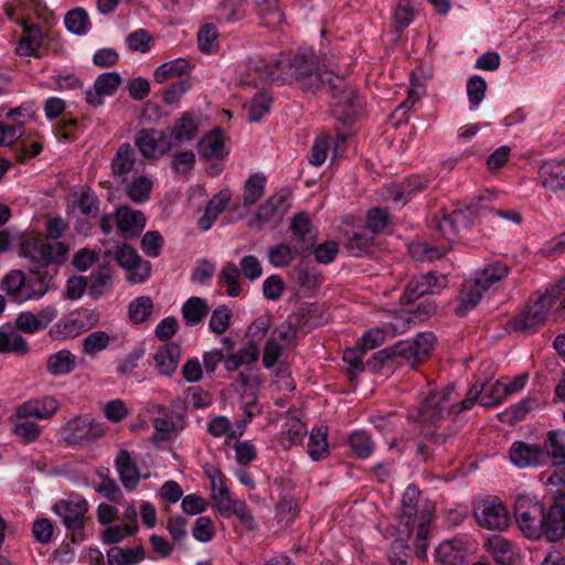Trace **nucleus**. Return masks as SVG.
<instances>
[{
    "label": "nucleus",
    "mask_w": 565,
    "mask_h": 565,
    "mask_svg": "<svg viewBox=\"0 0 565 565\" xmlns=\"http://www.w3.org/2000/svg\"><path fill=\"white\" fill-rule=\"evenodd\" d=\"M329 66L323 64L321 67L313 52L298 53L284 58L281 82L295 81L303 90L324 89L331 96V111L334 118L343 125H352L359 117L361 99L347 79Z\"/></svg>",
    "instance_id": "obj_1"
},
{
    "label": "nucleus",
    "mask_w": 565,
    "mask_h": 565,
    "mask_svg": "<svg viewBox=\"0 0 565 565\" xmlns=\"http://www.w3.org/2000/svg\"><path fill=\"white\" fill-rule=\"evenodd\" d=\"M84 322L79 319H72L63 323H56L50 333L56 339L74 338L84 331Z\"/></svg>",
    "instance_id": "obj_63"
},
{
    "label": "nucleus",
    "mask_w": 565,
    "mask_h": 565,
    "mask_svg": "<svg viewBox=\"0 0 565 565\" xmlns=\"http://www.w3.org/2000/svg\"><path fill=\"white\" fill-rule=\"evenodd\" d=\"M294 279L305 290H315L321 285L317 268L306 262H300L294 268Z\"/></svg>",
    "instance_id": "obj_41"
},
{
    "label": "nucleus",
    "mask_w": 565,
    "mask_h": 565,
    "mask_svg": "<svg viewBox=\"0 0 565 565\" xmlns=\"http://www.w3.org/2000/svg\"><path fill=\"white\" fill-rule=\"evenodd\" d=\"M135 163L136 151L134 147L128 142L121 143L110 163L113 175L119 178L121 182L126 181Z\"/></svg>",
    "instance_id": "obj_28"
},
{
    "label": "nucleus",
    "mask_w": 565,
    "mask_h": 565,
    "mask_svg": "<svg viewBox=\"0 0 565 565\" xmlns=\"http://www.w3.org/2000/svg\"><path fill=\"white\" fill-rule=\"evenodd\" d=\"M473 514L478 524L489 530H505L511 522L507 507L499 500H482L475 505Z\"/></svg>",
    "instance_id": "obj_11"
},
{
    "label": "nucleus",
    "mask_w": 565,
    "mask_h": 565,
    "mask_svg": "<svg viewBox=\"0 0 565 565\" xmlns=\"http://www.w3.org/2000/svg\"><path fill=\"white\" fill-rule=\"evenodd\" d=\"M542 185L553 192L565 190V162L547 161L539 170Z\"/></svg>",
    "instance_id": "obj_25"
},
{
    "label": "nucleus",
    "mask_w": 565,
    "mask_h": 565,
    "mask_svg": "<svg viewBox=\"0 0 565 565\" xmlns=\"http://www.w3.org/2000/svg\"><path fill=\"white\" fill-rule=\"evenodd\" d=\"M486 90L487 82L481 76L473 75L468 79L467 95L472 106H477L483 100Z\"/></svg>",
    "instance_id": "obj_64"
},
{
    "label": "nucleus",
    "mask_w": 565,
    "mask_h": 565,
    "mask_svg": "<svg viewBox=\"0 0 565 565\" xmlns=\"http://www.w3.org/2000/svg\"><path fill=\"white\" fill-rule=\"evenodd\" d=\"M327 436L328 430L326 427H315L310 431L307 452L312 460L319 461L328 457L329 444Z\"/></svg>",
    "instance_id": "obj_37"
},
{
    "label": "nucleus",
    "mask_w": 565,
    "mask_h": 565,
    "mask_svg": "<svg viewBox=\"0 0 565 565\" xmlns=\"http://www.w3.org/2000/svg\"><path fill=\"white\" fill-rule=\"evenodd\" d=\"M199 151L204 159L222 160L227 154L223 130L214 128L209 135L204 136L199 143Z\"/></svg>",
    "instance_id": "obj_29"
},
{
    "label": "nucleus",
    "mask_w": 565,
    "mask_h": 565,
    "mask_svg": "<svg viewBox=\"0 0 565 565\" xmlns=\"http://www.w3.org/2000/svg\"><path fill=\"white\" fill-rule=\"evenodd\" d=\"M68 248L64 243H42L40 248L35 249L34 257H29V274L32 276L44 277V274L51 273L50 284L58 273L60 264L66 259Z\"/></svg>",
    "instance_id": "obj_5"
},
{
    "label": "nucleus",
    "mask_w": 565,
    "mask_h": 565,
    "mask_svg": "<svg viewBox=\"0 0 565 565\" xmlns=\"http://www.w3.org/2000/svg\"><path fill=\"white\" fill-rule=\"evenodd\" d=\"M417 514V508L414 507H403L401 505V511L398 514V539H403L405 543L408 545L407 540L412 534L414 527L415 516Z\"/></svg>",
    "instance_id": "obj_58"
},
{
    "label": "nucleus",
    "mask_w": 565,
    "mask_h": 565,
    "mask_svg": "<svg viewBox=\"0 0 565 565\" xmlns=\"http://www.w3.org/2000/svg\"><path fill=\"white\" fill-rule=\"evenodd\" d=\"M181 347L175 342L161 345L154 353L153 360L161 375L171 376L181 359Z\"/></svg>",
    "instance_id": "obj_21"
},
{
    "label": "nucleus",
    "mask_w": 565,
    "mask_h": 565,
    "mask_svg": "<svg viewBox=\"0 0 565 565\" xmlns=\"http://www.w3.org/2000/svg\"><path fill=\"white\" fill-rule=\"evenodd\" d=\"M561 301V309H556L554 312L555 320H561L565 317V278L559 279L555 285L551 286L545 290L544 294L540 295L532 305L529 307L540 313L542 320H546L551 308Z\"/></svg>",
    "instance_id": "obj_14"
},
{
    "label": "nucleus",
    "mask_w": 565,
    "mask_h": 565,
    "mask_svg": "<svg viewBox=\"0 0 565 565\" xmlns=\"http://www.w3.org/2000/svg\"><path fill=\"white\" fill-rule=\"evenodd\" d=\"M344 247L351 256L362 257L372 253L374 237L364 228L345 231Z\"/></svg>",
    "instance_id": "obj_26"
},
{
    "label": "nucleus",
    "mask_w": 565,
    "mask_h": 565,
    "mask_svg": "<svg viewBox=\"0 0 565 565\" xmlns=\"http://www.w3.org/2000/svg\"><path fill=\"white\" fill-rule=\"evenodd\" d=\"M365 352L361 350L359 345L355 348L347 349L343 352V362L348 364V372L350 381L364 371V358Z\"/></svg>",
    "instance_id": "obj_56"
},
{
    "label": "nucleus",
    "mask_w": 565,
    "mask_h": 565,
    "mask_svg": "<svg viewBox=\"0 0 565 565\" xmlns=\"http://www.w3.org/2000/svg\"><path fill=\"white\" fill-rule=\"evenodd\" d=\"M331 146V137L327 134L319 135L310 150L309 163L312 166H321L328 156Z\"/></svg>",
    "instance_id": "obj_57"
},
{
    "label": "nucleus",
    "mask_w": 565,
    "mask_h": 565,
    "mask_svg": "<svg viewBox=\"0 0 565 565\" xmlns=\"http://www.w3.org/2000/svg\"><path fill=\"white\" fill-rule=\"evenodd\" d=\"M58 409V402L52 396L30 399L15 408L14 415L20 419L35 417L39 419L51 418Z\"/></svg>",
    "instance_id": "obj_19"
},
{
    "label": "nucleus",
    "mask_w": 565,
    "mask_h": 565,
    "mask_svg": "<svg viewBox=\"0 0 565 565\" xmlns=\"http://www.w3.org/2000/svg\"><path fill=\"white\" fill-rule=\"evenodd\" d=\"M510 460L519 468L541 466L545 461L544 449L540 445L514 441L509 451Z\"/></svg>",
    "instance_id": "obj_17"
},
{
    "label": "nucleus",
    "mask_w": 565,
    "mask_h": 565,
    "mask_svg": "<svg viewBox=\"0 0 565 565\" xmlns=\"http://www.w3.org/2000/svg\"><path fill=\"white\" fill-rule=\"evenodd\" d=\"M198 45L202 53L211 54L218 50V32L214 24L205 23L198 32Z\"/></svg>",
    "instance_id": "obj_50"
},
{
    "label": "nucleus",
    "mask_w": 565,
    "mask_h": 565,
    "mask_svg": "<svg viewBox=\"0 0 565 565\" xmlns=\"http://www.w3.org/2000/svg\"><path fill=\"white\" fill-rule=\"evenodd\" d=\"M436 562L441 565H462L466 563V547L460 540L440 543L435 553Z\"/></svg>",
    "instance_id": "obj_27"
},
{
    "label": "nucleus",
    "mask_w": 565,
    "mask_h": 565,
    "mask_svg": "<svg viewBox=\"0 0 565 565\" xmlns=\"http://www.w3.org/2000/svg\"><path fill=\"white\" fill-rule=\"evenodd\" d=\"M483 290L475 282H467L461 286L457 297V305L454 312L457 317L463 318L472 311L480 302Z\"/></svg>",
    "instance_id": "obj_30"
},
{
    "label": "nucleus",
    "mask_w": 565,
    "mask_h": 565,
    "mask_svg": "<svg viewBox=\"0 0 565 565\" xmlns=\"http://www.w3.org/2000/svg\"><path fill=\"white\" fill-rule=\"evenodd\" d=\"M152 183L147 177L136 178L128 186L127 194L135 203H143L149 199Z\"/></svg>",
    "instance_id": "obj_55"
},
{
    "label": "nucleus",
    "mask_w": 565,
    "mask_h": 565,
    "mask_svg": "<svg viewBox=\"0 0 565 565\" xmlns=\"http://www.w3.org/2000/svg\"><path fill=\"white\" fill-rule=\"evenodd\" d=\"M434 342L435 335L431 332L419 333L413 340L399 341L392 347L375 352L367 360L366 366L376 372L390 361L401 359L414 367L430 355Z\"/></svg>",
    "instance_id": "obj_3"
},
{
    "label": "nucleus",
    "mask_w": 565,
    "mask_h": 565,
    "mask_svg": "<svg viewBox=\"0 0 565 565\" xmlns=\"http://www.w3.org/2000/svg\"><path fill=\"white\" fill-rule=\"evenodd\" d=\"M537 406V401L533 397H527L511 406L509 409L500 413L499 419L502 423L513 425L516 422L522 420L531 409Z\"/></svg>",
    "instance_id": "obj_46"
},
{
    "label": "nucleus",
    "mask_w": 565,
    "mask_h": 565,
    "mask_svg": "<svg viewBox=\"0 0 565 565\" xmlns=\"http://www.w3.org/2000/svg\"><path fill=\"white\" fill-rule=\"evenodd\" d=\"M76 366V356L68 350H61L49 356L46 370L52 375L71 373Z\"/></svg>",
    "instance_id": "obj_40"
},
{
    "label": "nucleus",
    "mask_w": 565,
    "mask_h": 565,
    "mask_svg": "<svg viewBox=\"0 0 565 565\" xmlns=\"http://www.w3.org/2000/svg\"><path fill=\"white\" fill-rule=\"evenodd\" d=\"M53 511L62 519L63 525L71 533V541L78 543L84 541L86 514L88 512V502L84 498L75 500H58L53 505Z\"/></svg>",
    "instance_id": "obj_6"
},
{
    "label": "nucleus",
    "mask_w": 565,
    "mask_h": 565,
    "mask_svg": "<svg viewBox=\"0 0 565 565\" xmlns=\"http://www.w3.org/2000/svg\"><path fill=\"white\" fill-rule=\"evenodd\" d=\"M153 310V301L148 296L134 299L128 306V318L135 324L146 322Z\"/></svg>",
    "instance_id": "obj_43"
},
{
    "label": "nucleus",
    "mask_w": 565,
    "mask_h": 565,
    "mask_svg": "<svg viewBox=\"0 0 565 565\" xmlns=\"http://www.w3.org/2000/svg\"><path fill=\"white\" fill-rule=\"evenodd\" d=\"M242 4L243 0H222L217 6L216 19L222 22H233L242 19Z\"/></svg>",
    "instance_id": "obj_60"
},
{
    "label": "nucleus",
    "mask_w": 565,
    "mask_h": 565,
    "mask_svg": "<svg viewBox=\"0 0 565 565\" xmlns=\"http://www.w3.org/2000/svg\"><path fill=\"white\" fill-rule=\"evenodd\" d=\"M454 386H446L440 391L430 393L420 404L415 416L422 427L438 426L446 415L452 414L450 408V394Z\"/></svg>",
    "instance_id": "obj_8"
},
{
    "label": "nucleus",
    "mask_w": 565,
    "mask_h": 565,
    "mask_svg": "<svg viewBox=\"0 0 565 565\" xmlns=\"http://www.w3.org/2000/svg\"><path fill=\"white\" fill-rule=\"evenodd\" d=\"M477 214L483 216L480 210L477 212L471 207L455 210L451 213H443L441 216L435 215L430 221V227L436 230L446 239L450 241L451 237L458 235L460 232L468 231Z\"/></svg>",
    "instance_id": "obj_9"
},
{
    "label": "nucleus",
    "mask_w": 565,
    "mask_h": 565,
    "mask_svg": "<svg viewBox=\"0 0 565 565\" xmlns=\"http://www.w3.org/2000/svg\"><path fill=\"white\" fill-rule=\"evenodd\" d=\"M239 270L234 263H227L221 270L218 279L227 285L226 294L230 297H237L241 294Z\"/></svg>",
    "instance_id": "obj_53"
},
{
    "label": "nucleus",
    "mask_w": 565,
    "mask_h": 565,
    "mask_svg": "<svg viewBox=\"0 0 565 565\" xmlns=\"http://www.w3.org/2000/svg\"><path fill=\"white\" fill-rule=\"evenodd\" d=\"M118 231L126 237L138 236L146 226V217L141 211L122 205L115 211Z\"/></svg>",
    "instance_id": "obj_20"
},
{
    "label": "nucleus",
    "mask_w": 565,
    "mask_h": 565,
    "mask_svg": "<svg viewBox=\"0 0 565 565\" xmlns=\"http://www.w3.org/2000/svg\"><path fill=\"white\" fill-rule=\"evenodd\" d=\"M29 351L26 340L13 330L0 329V353L25 354Z\"/></svg>",
    "instance_id": "obj_45"
},
{
    "label": "nucleus",
    "mask_w": 565,
    "mask_h": 565,
    "mask_svg": "<svg viewBox=\"0 0 565 565\" xmlns=\"http://www.w3.org/2000/svg\"><path fill=\"white\" fill-rule=\"evenodd\" d=\"M115 259L120 267L130 271L128 280L131 284L143 282L150 276V263L142 260L137 250L128 244L118 247Z\"/></svg>",
    "instance_id": "obj_13"
},
{
    "label": "nucleus",
    "mask_w": 565,
    "mask_h": 565,
    "mask_svg": "<svg viewBox=\"0 0 565 565\" xmlns=\"http://www.w3.org/2000/svg\"><path fill=\"white\" fill-rule=\"evenodd\" d=\"M199 132V127L194 115L190 111L184 113L171 129V136L178 142L192 141Z\"/></svg>",
    "instance_id": "obj_38"
},
{
    "label": "nucleus",
    "mask_w": 565,
    "mask_h": 565,
    "mask_svg": "<svg viewBox=\"0 0 565 565\" xmlns=\"http://www.w3.org/2000/svg\"><path fill=\"white\" fill-rule=\"evenodd\" d=\"M63 440L68 446H84L102 438L105 427L90 415H79L70 419L61 429Z\"/></svg>",
    "instance_id": "obj_7"
},
{
    "label": "nucleus",
    "mask_w": 565,
    "mask_h": 565,
    "mask_svg": "<svg viewBox=\"0 0 565 565\" xmlns=\"http://www.w3.org/2000/svg\"><path fill=\"white\" fill-rule=\"evenodd\" d=\"M270 104L271 98L266 93L255 95L244 107L247 119L250 122L259 121L269 111Z\"/></svg>",
    "instance_id": "obj_49"
},
{
    "label": "nucleus",
    "mask_w": 565,
    "mask_h": 565,
    "mask_svg": "<svg viewBox=\"0 0 565 565\" xmlns=\"http://www.w3.org/2000/svg\"><path fill=\"white\" fill-rule=\"evenodd\" d=\"M232 310L225 306L221 305L216 307L210 318L209 327L212 332L215 334L224 333L231 324Z\"/></svg>",
    "instance_id": "obj_54"
},
{
    "label": "nucleus",
    "mask_w": 565,
    "mask_h": 565,
    "mask_svg": "<svg viewBox=\"0 0 565 565\" xmlns=\"http://www.w3.org/2000/svg\"><path fill=\"white\" fill-rule=\"evenodd\" d=\"M266 177L262 173L252 174L244 185L243 203L254 205L265 193Z\"/></svg>",
    "instance_id": "obj_44"
},
{
    "label": "nucleus",
    "mask_w": 565,
    "mask_h": 565,
    "mask_svg": "<svg viewBox=\"0 0 565 565\" xmlns=\"http://www.w3.org/2000/svg\"><path fill=\"white\" fill-rule=\"evenodd\" d=\"M232 199V192L223 189L216 193L206 204L204 214L198 220V226L207 231L213 225L216 217L226 209Z\"/></svg>",
    "instance_id": "obj_23"
},
{
    "label": "nucleus",
    "mask_w": 565,
    "mask_h": 565,
    "mask_svg": "<svg viewBox=\"0 0 565 565\" xmlns=\"http://www.w3.org/2000/svg\"><path fill=\"white\" fill-rule=\"evenodd\" d=\"M545 458L548 457L555 463L565 466V430H550L544 443Z\"/></svg>",
    "instance_id": "obj_35"
},
{
    "label": "nucleus",
    "mask_w": 565,
    "mask_h": 565,
    "mask_svg": "<svg viewBox=\"0 0 565 565\" xmlns=\"http://www.w3.org/2000/svg\"><path fill=\"white\" fill-rule=\"evenodd\" d=\"M514 516L526 537L545 536L550 542H557L565 536V492L558 493L547 511L534 498L519 495L514 502Z\"/></svg>",
    "instance_id": "obj_2"
},
{
    "label": "nucleus",
    "mask_w": 565,
    "mask_h": 565,
    "mask_svg": "<svg viewBox=\"0 0 565 565\" xmlns=\"http://www.w3.org/2000/svg\"><path fill=\"white\" fill-rule=\"evenodd\" d=\"M510 326L518 332H534L544 320L539 312H534L529 306L510 320Z\"/></svg>",
    "instance_id": "obj_42"
},
{
    "label": "nucleus",
    "mask_w": 565,
    "mask_h": 565,
    "mask_svg": "<svg viewBox=\"0 0 565 565\" xmlns=\"http://www.w3.org/2000/svg\"><path fill=\"white\" fill-rule=\"evenodd\" d=\"M424 92L423 85L417 84L414 81L408 89L407 98L393 111L391 116L392 124L398 127L402 122L408 121V110L419 100L422 93Z\"/></svg>",
    "instance_id": "obj_39"
},
{
    "label": "nucleus",
    "mask_w": 565,
    "mask_h": 565,
    "mask_svg": "<svg viewBox=\"0 0 565 565\" xmlns=\"http://www.w3.org/2000/svg\"><path fill=\"white\" fill-rule=\"evenodd\" d=\"M290 232L295 242V250L302 255L316 245V230L311 225V221L307 213H297L290 222Z\"/></svg>",
    "instance_id": "obj_15"
},
{
    "label": "nucleus",
    "mask_w": 565,
    "mask_h": 565,
    "mask_svg": "<svg viewBox=\"0 0 565 565\" xmlns=\"http://www.w3.org/2000/svg\"><path fill=\"white\" fill-rule=\"evenodd\" d=\"M509 268L502 262H493L484 266L476 274L475 284L481 287L483 291L488 290L493 284L508 276Z\"/></svg>",
    "instance_id": "obj_34"
},
{
    "label": "nucleus",
    "mask_w": 565,
    "mask_h": 565,
    "mask_svg": "<svg viewBox=\"0 0 565 565\" xmlns=\"http://www.w3.org/2000/svg\"><path fill=\"white\" fill-rule=\"evenodd\" d=\"M210 312V307L205 299L200 297H190L181 308L183 321L189 327L201 323Z\"/></svg>",
    "instance_id": "obj_32"
},
{
    "label": "nucleus",
    "mask_w": 565,
    "mask_h": 565,
    "mask_svg": "<svg viewBox=\"0 0 565 565\" xmlns=\"http://www.w3.org/2000/svg\"><path fill=\"white\" fill-rule=\"evenodd\" d=\"M135 145L145 159L160 158L172 148V142L164 131L154 128L138 131Z\"/></svg>",
    "instance_id": "obj_12"
},
{
    "label": "nucleus",
    "mask_w": 565,
    "mask_h": 565,
    "mask_svg": "<svg viewBox=\"0 0 565 565\" xmlns=\"http://www.w3.org/2000/svg\"><path fill=\"white\" fill-rule=\"evenodd\" d=\"M23 26L22 36L17 45V53L22 56H36L43 42V34L39 24H26L25 21H17Z\"/></svg>",
    "instance_id": "obj_24"
},
{
    "label": "nucleus",
    "mask_w": 565,
    "mask_h": 565,
    "mask_svg": "<svg viewBox=\"0 0 565 565\" xmlns=\"http://www.w3.org/2000/svg\"><path fill=\"white\" fill-rule=\"evenodd\" d=\"M489 551L500 565H515L518 553L510 541L502 536H493L488 542Z\"/></svg>",
    "instance_id": "obj_33"
},
{
    "label": "nucleus",
    "mask_w": 565,
    "mask_h": 565,
    "mask_svg": "<svg viewBox=\"0 0 565 565\" xmlns=\"http://www.w3.org/2000/svg\"><path fill=\"white\" fill-rule=\"evenodd\" d=\"M390 225L388 213L381 207H373L366 214V228L373 233H383Z\"/></svg>",
    "instance_id": "obj_59"
},
{
    "label": "nucleus",
    "mask_w": 565,
    "mask_h": 565,
    "mask_svg": "<svg viewBox=\"0 0 565 565\" xmlns=\"http://www.w3.org/2000/svg\"><path fill=\"white\" fill-rule=\"evenodd\" d=\"M110 342L109 335L105 331H94L83 339V350L88 355L106 349Z\"/></svg>",
    "instance_id": "obj_61"
},
{
    "label": "nucleus",
    "mask_w": 565,
    "mask_h": 565,
    "mask_svg": "<svg viewBox=\"0 0 565 565\" xmlns=\"http://www.w3.org/2000/svg\"><path fill=\"white\" fill-rule=\"evenodd\" d=\"M448 286V277L436 271H428L413 277L401 296L402 305H409L425 295L439 294Z\"/></svg>",
    "instance_id": "obj_10"
},
{
    "label": "nucleus",
    "mask_w": 565,
    "mask_h": 565,
    "mask_svg": "<svg viewBox=\"0 0 565 565\" xmlns=\"http://www.w3.org/2000/svg\"><path fill=\"white\" fill-rule=\"evenodd\" d=\"M290 195L291 192L282 188L274 195L269 196L267 201L258 207L255 214L256 220L262 223H267L275 218L281 220L290 209Z\"/></svg>",
    "instance_id": "obj_16"
},
{
    "label": "nucleus",
    "mask_w": 565,
    "mask_h": 565,
    "mask_svg": "<svg viewBox=\"0 0 565 565\" xmlns=\"http://www.w3.org/2000/svg\"><path fill=\"white\" fill-rule=\"evenodd\" d=\"M116 468L122 486L131 491L137 488L140 475L139 470L126 449H121L116 457Z\"/></svg>",
    "instance_id": "obj_31"
},
{
    "label": "nucleus",
    "mask_w": 565,
    "mask_h": 565,
    "mask_svg": "<svg viewBox=\"0 0 565 565\" xmlns=\"http://www.w3.org/2000/svg\"><path fill=\"white\" fill-rule=\"evenodd\" d=\"M193 65L185 58H177L166 62L156 68L153 73L157 83H163L169 78L179 77L189 74Z\"/></svg>",
    "instance_id": "obj_36"
},
{
    "label": "nucleus",
    "mask_w": 565,
    "mask_h": 565,
    "mask_svg": "<svg viewBox=\"0 0 565 565\" xmlns=\"http://www.w3.org/2000/svg\"><path fill=\"white\" fill-rule=\"evenodd\" d=\"M387 565H412L413 556L409 545L403 539L394 540L387 553Z\"/></svg>",
    "instance_id": "obj_52"
},
{
    "label": "nucleus",
    "mask_w": 565,
    "mask_h": 565,
    "mask_svg": "<svg viewBox=\"0 0 565 565\" xmlns=\"http://www.w3.org/2000/svg\"><path fill=\"white\" fill-rule=\"evenodd\" d=\"M348 443L352 452L360 459L369 458L375 448L371 436L363 430L351 434Z\"/></svg>",
    "instance_id": "obj_47"
},
{
    "label": "nucleus",
    "mask_w": 565,
    "mask_h": 565,
    "mask_svg": "<svg viewBox=\"0 0 565 565\" xmlns=\"http://www.w3.org/2000/svg\"><path fill=\"white\" fill-rule=\"evenodd\" d=\"M12 434L17 436L22 443L30 444L39 438L41 428L33 422L24 420L13 425Z\"/></svg>",
    "instance_id": "obj_62"
},
{
    "label": "nucleus",
    "mask_w": 565,
    "mask_h": 565,
    "mask_svg": "<svg viewBox=\"0 0 565 565\" xmlns=\"http://www.w3.org/2000/svg\"><path fill=\"white\" fill-rule=\"evenodd\" d=\"M282 62L284 58L267 61L263 56L256 55L248 58L247 67L250 72L255 73L260 81L273 83L281 78Z\"/></svg>",
    "instance_id": "obj_22"
},
{
    "label": "nucleus",
    "mask_w": 565,
    "mask_h": 565,
    "mask_svg": "<svg viewBox=\"0 0 565 565\" xmlns=\"http://www.w3.org/2000/svg\"><path fill=\"white\" fill-rule=\"evenodd\" d=\"M113 252L106 250L103 255V264L90 275L88 285V296L93 299H99L113 288V267L110 260Z\"/></svg>",
    "instance_id": "obj_18"
},
{
    "label": "nucleus",
    "mask_w": 565,
    "mask_h": 565,
    "mask_svg": "<svg viewBox=\"0 0 565 565\" xmlns=\"http://www.w3.org/2000/svg\"><path fill=\"white\" fill-rule=\"evenodd\" d=\"M50 276L51 273L46 271L44 277L30 275L28 278L23 270L12 269L2 278L0 288L17 303L38 300L54 289V284H50Z\"/></svg>",
    "instance_id": "obj_4"
},
{
    "label": "nucleus",
    "mask_w": 565,
    "mask_h": 565,
    "mask_svg": "<svg viewBox=\"0 0 565 565\" xmlns=\"http://www.w3.org/2000/svg\"><path fill=\"white\" fill-rule=\"evenodd\" d=\"M64 23L70 32L78 35L85 34L90 26L88 14L82 8L70 10L65 15Z\"/></svg>",
    "instance_id": "obj_48"
},
{
    "label": "nucleus",
    "mask_w": 565,
    "mask_h": 565,
    "mask_svg": "<svg viewBox=\"0 0 565 565\" xmlns=\"http://www.w3.org/2000/svg\"><path fill=\"white\" fill-rule=\"evenodd\" d=\"M296 255L299 254L295 250V246L291 247L284 243L271 246L267 252L268 262L274 267L288 266L294 260Z\"/></svg>",
    "instance_id": "obj_51"
}]
</instances>
